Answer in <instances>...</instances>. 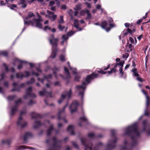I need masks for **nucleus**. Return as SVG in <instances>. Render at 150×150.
<instances>
[{
    "label": "nucleus",
    "mask_w": 150,
    "mask_h": 150,
    "mask_svg": "<svg viewBox=\"0 0 150 150\" xmlns=\"http://www.w3.org/2000/svg\"><path fill=\"white\" fill-rule=\"evenodd\" d=\"M86 84L85 82H83L82 83V85L77 86L76 87V89L79 91V95L81 96L82 97H83V92L86 89Z\"/></svg>",
    "instance_id": "obj_7"
},
{
    "label": "nucleus",
    "mask_w": 150,
    "mask_h": 150,
    "mask_svg": "<svg viewBox=\"0 0 150 150\" xmlns=\"http://www.w3.org/2000/svg\"><path fill=\"white\" fill-rule=\"evenodd\" d=\"M52 77V75L51 74H50L47 76H45L44 77L43 79L42 80H40V79L39 78H38V80L39 81H41L42 83H43L44 81L45 80H47L48 79H50Z\"/></svg>",
    "instance_id": "obj_25"
},
{
    "label": "nucleus",
    "mask_w": 150,
    "mask_h": 150,
    "mask_svg": "<svg viewBox=\"0 0 150 150\" xmlns=\"http://www.w3.org/2000/svg\"><path fill=\"white\" fill-rule=\"evenodd\" d=\"M35 15L33 13L31 12H29L28 13V16L24 18V23L25 24L29 25L31 24L32 26L34 25V23L32 21H26V20H28L30 19L33 17H35Z\"/></svg>",
    "instance_id": "obj_5"
},
{
    "label": "nucleus",
    "mask_w": 150,
    "mask_h": 150,
    "mask_svg": "<svg viewBox=\"0 0 150 150\" xmlns=\"http://www.w3.org/2000/svg\"><path fill=\"white\" fill-rule=\"evenodd\" d=\"M72 144L75 147H76V148L78 147V145L75 142H72Z\"/></svg>",
    "instance_id": "obj_61"
},
{
    "label": "nucleus",
    "mask_w": 150,
    "mask_h": 150,
    "mask_svg": "<svg viewBox=\"0 0 150 150\" xmlns=\"http://www.w3.org/2000/svg\"><path fill=\"white\" fill-rule=\"evenodd\" d=\"M4 85L5 87L8 88V83L7 81L5 82L4 83Z\"/></svg>",
    "instance_id": "obj_55"
},
{
    "label": "nucleus",
    "mask_w": 150,
    "mask_h": 150,
    "mask_svg": "<svg viewBox=\"0 0 150 150\" xmlns=\"http://www.w3.org/2000/svg\"><path fill=\"white\" fill-rule=\"evenodd\" d=\"M47 12L49 15V17L50 19L52 20L53 21H54L56 19L57 16L56 15H54V12H51L48 10L47 11Z\"/></svg>",
    "instance_id": "obj_14"
},
{
    "label": "nucleus",
    "mask_w": 150,
    "mask_h": 150,
    "mask_svg": "<svg viewBox=\"0 0 150 150\" xmlns=\"http://www.w3.org/2000/svg\"><path fill=\"white\" fill-rule=\"evenodd\" d=\"M15 97V96H9L8 97L7 99L8 100H13Z\"/></svg>",
    "instance_id": "obj_39"
},
{
    "label": "nucleus",
    "mask_w": 150,
    "mask_h": 150,
    "mask_svg": "<svg viewBox=\"0 0 150 150\" xmlns=\"http://www.w3.org/2000/svg\"><path fill=\"white\" fill-rule=\"evenodd\" d=\"M132 71L134 75L135 76L137 77L139 76V75L138 74L136 69L134 68L132 70Z\"/></svg>",
    "instance_id": "obj_31"
},
{
    "label": "nucleus",
    "mask_w": 150,
    "mask_h": 150,
    "mask_svg": "<svg viewBox=\"0 0 150 150\" xmlns=\"http://www.w3.org/2000/svg\"><path fill=\"white\" fill-rule=\"evenodd\" d=\"M32 136V134L30 133L27 132L25 133L24 136V139L25 140H26L28 138L31 137Z\"/></svg>",
    "instance_id": "obj_27"
},
{
    "label": "nucleus",
    "mask_w": 150,
    "mask_h": 150,
    "mask_svg": "<svg viewBox=\"0 0 150 150\" xmlns=\"http://www.w3.org/2000/svg\"><path fill=\"white\" fill-rule=\"evenodd\" d=\"M40 117V115L37 113H34L32 115V118H36Z\"/></svg>",
    "instance_id": "obj_33"
},
{
    "label": "nucleus",
    "mask_w": 150,
    "mask_h": 150,
    "mask_svg": "<svg viewBox=\"0 0 150 150\" xmlns=\"http://www.w3.org/2000/svg\"><path fill=\"white\" fill-rule=\"evenodd\" d=\"M107 25L108 23L107 22L104 21L102 22L100 26L102 28L105 30L107 32H108L110 30V28L107 27Z\"/></svg>",
    "instance_id": "obj_12"
},
{
    "label": "nucleus",
    "mask_w": 150,
    "mask_h": 150,
    "mask_svg": "<svg viewBox=\"0 0 150 150\" xmlns=\"http://www.w3.org/2000/svg\"><path fill=\"white\" fill-rule=\"evenodd\" d=\"M142 91L144 93V94L145 95V96L146 97V106H148L149 105V103L150 101V98L149 97L147 96V93L144 90L142 89Z\"/></svg>",
    "instance_id": "obj_15"
},
{
    "label": "nucleus",
    "mask_w": 150,
    "mask_h": 150,
    "mask_svg": "<svg viewBox=\"0 0 150 150\" xmlns=\"http://www.w3.org/2000/svg\"><path fill=\"white\" fill-rule=\"evenodd\" d=\"M13 86L15 88H14L12 90V91H19V89H17L16 88L18 87V84L16 83H14L13 84Z\"/></svg>",
    "instance_id": "obj_29"
},
{
    "label": "nucleus",
    "mask_w": 150,
    "mask_h": 150,
    "mask_svg": "<svg viewBox=\"0 0 150 150\" xmlns=\"http://www.w3.org/2000/svg\"><path fill=\"white\" fill-rule=\"evenodd\" d=\"M63 16H60V19L58 21V22L59 23V24H62L64 23V21L63 19Z\"/></svg>",
    "instance_id": "obj_35"
},
{
    "label": "nucleus",
    "mask_w": 150,
    "mask_h": 150,
    "mask_svg": "<svg viewBox=\"0 0 150 150\" xmlns=\"http://www.w3.org/2000/svg\"><path fill=\"white\" fill-rule=\"evenodd\" d=\"M98 72H99L100 73L102 74H105L106 73V72L104 71L103 70L98 71Z\"/></svg>",
    "instance_id": "obj_60"
},
{
    "label": "nucleus",
    "mask_w": 150,
    "mask_h": 150,
    "mask_svg": "<svg viewBox=\"0 0 150 150\" xmlns=\"http://www.w3.org/2000/svg\"><path fill=\"white\" fill-rule=\"evenodd\" d=\"M0 55H1L5 57H6L8 55L7 52L5 51L0 52Z\"/></svg>",
    "instance_id": "obj_34"
},
{
    "label": "nucleus",
    "mask_w": 150,
    "mask_h": 150,
    "mask_svg": "<svg viewBox=\"0 0 150 150\" xmlns=\"http://www.w3.org/2000/svg\"><path fill=\"white\" fill-rule=\"evenodd\" d=\"M53 129V126L52 125H51L50 127L47 131V135H49L50 134L52 131Z\"/></svg>",
    "instance_id": "obj_30"
},
{
    "label": "nucleus",
    "mask_w": 150,
    "mask_h": 150,
    "mask_svg": "<svg viewBox=\"0 0 150 150\" xmlns=\"http://www.w3.org/2000/svg\"><path fill=\"white\" fill-rule=\"evenodd\" d=\"M88 136L91 138H92L94 136V134L93 133H91L88 134Z\"/></svg>",
    "instance_id": "obj_51"
},
{
    "label": "nucleus",
    "mask_w": 150,
    "mask_h": 150,
    "mask_svg": "<svg viewBox=\"0 0 150 150\" xmlns=\"http://www.w3.org/2000/svg\"><path fill=\"white\" fill-rule=\"evenodd\" d=\"M60 58L62 62L64 61L65 60V57L63 55H61L60 56Z\"/></svg>",
    "instance_id": "obj_43"
},
{
    "label": "nucleus",
    "mask_w": 150,
    "mask_h": 150,
    "mask_svg": "<svg viewBox=\"0 0 150 150\" xmlns=\"http://www.w3.org/2000/svg\"><path fill=\"white\" fill-rule=\"evenodd\" d=\"M74 33V32L71 31L68 33L67 34V35L68 36H71Z\"/></svg>",
    "instance_id": "obj_46"
},
{
    "label": "nucleus",
    "mask_w": 150,
    "mask_h": 150,
    "mask_svg": "<svg viewBox=\"0 0 150 150\" xmlns=\"http://www.w3.org/2000/svg\"><path fill=\"white\" fill-rule=\"evenodd\" d=\"M124 134L125 135L130 136L132 135L131 137L132 140L135 139L139 135V133L137 130V125L136 124L127 127L125 130Z\"/></svg>",
    "instance_id": "obj_1"
},
{
    "label": "nucleus",
    "mask_w": 150,
    "mask_h": 150,
    "mask_svg": "<svg viewBox=\"0 0 150 150\" xmlns=\"http://www.w3.org/2000/svg\"><path fill=\"white\" fill-rule=\"evenodd\" d=\"M98 76V74L93 73L91 75L88 76L86 78L85 81L88 83H90V80L91 79L97 77Z\"/></svg>",
    "instance_id": "obj_11"
},
{
    "label": "nucleus",
    "mask_w": 150,
    "mask_h": 150,
    "mask_svg": "<svg viewBox=\"0 0 150 150\" xmlns=\"http://www.w3.org/2000/svg\"><path fill=\"white\" fill-rule=\"evenodd\" d=\"M128 54L126 53L123 55V58H127L128 57Z\"/></svg>",
    "instance_id": "obj_54"
},
{
    "label": "nucleus",
    "mask_w": 150,
    "mask_h": 150,
    "mask_svg": "<svg viewBox=\"0 0 150 150\" xmlns=\"http://www.w3.org/2000/svg\"><path fill=\"white\" fill-rule=\"evenodd\" d=\"M142 91L144 93V94L145 95V96L146 97V106H148L149 105V103L150 101V98L149 97L147 96V93L144 90L142 89Z\"/></svg>",
    "instance_id": "obj_16"
},
{
    "label": "nucleus",
    "mask_w": 150,
    "mask_h": 150,
    "mask_svg": "<svg viewBox=\"0 0 150 150\" xmlns=\"http://www.w3.org/2000/svg\"><path fill=\"white\" fill-rule=\"evenodd\" d=\"M55 4V2L54 1H51L50 3L49 6H52Z\"/></svg>",
    "instance_id": "obj_48"
},
{
    "label": "nucleus",
    "mask_w": 150,
    "mask_h": 150,
    "mask_svg": "<svg viewBox=\"0 0 150 150\" xmlns=\"http://www.w3.org/2000/svg\"><path fill=\"white\" fill-rule=\"evenodd\" d=\"M32 88L31 87H30L28 88L26 91V94L24 96V98L25 99L27 98L29 96L33 98H35L36 97L35 94L32 92Z\"/></svg>",
    "instance_id": "obj_8"
},
{
    "label": "nucleus",
    "mask_w": 150,
    "mask_h": 150,
    "mask_svg": "<svg viewBox=\"0 0 150 150\" xmlns=\"http://www.w3.org/2000/svg\"><path fill=\"white\" fill-rule=\"evenodd\" d=\"M26 112V111L25 110L21 111L20 116L18 118L17 121V125L22 128L25 126L27 124V123L22 119L21 117L22 115L23 114L25 113Z\"/></svg>",
    "instance_id": "obj_3"
},
{
    "label": "nucleus",
    "mask_w": 150,
    "mask_h": 150,
    "mask_svg": "<svg viewBox=\"0 0 150 150\" xmlns=\"http://www.w3.org/2000/svg\"><path fill=\"white\" fill-rule=\"evenodd\" d=\"M51 29L48 26H45L44 28V30H50Z\"/></svg>",
    "instance_id": "obj_58"
},
{
    "label": "nucleus",
    "mask_w": 150,
    "mask_h": 150,
    "mask_svg": "<svg viewBox=\"0 0 150 150\" xmlns=\"http://www.w3.org/2000/svg\"><path fill=\"white\" fill-rule=\"evenodd\" d=\"M101 144H102L101 143H99L98 145H96L95 147L93 148L94 149L93 150H98V149L100 147V145Z\"/></svg>",
    "instance_id": "obj_42"
},
{
    "label": "nucleus",
    "mask_w": 150,
    "mask_h": 150,
    "mask_svg": "<svg viewBox=\"0 0 150 150\" xmlns=\"http://www.w3.org/2000/svg\"><path fill=\"white\" fill-rule=\"evenodd\" d=\"M52 52L50 56V57L52 58H54L56 55V52L57 51V49L56 48H52Z\"/></svg>",
    "instance_id": "obj_23"
},
{
    "label": "nucleus",
    "mask_w": 150,
    "mask_h": 150,
    "mask_svg": "<svg viewBox=\"0 0 150 150\" xmlns=\"http://www.w3.org/2000/svg\"><path fill=\"white\" fill-rule=\"evenodd\" d=\"M120 73L121 74V76L122 77L124 74V72L122 71V69L121 67L119 69Z\"/></svg>",
    "instance_id": "obj_45"
},
{
    "label": "nucleus",
    "mask_w": 150,
    "mask_h": 150,
    "mask_svg": "<svg viewBox=\"0 0 150 150\" xmlns=\"http://www.w3.org/2000/svg\"><path fill=\"white\" fill-rule=\"evenodd\" d=\"M85 12L87 15V17L86 19H91L92 16L90 11L88 10H86L85 11Z\"/></svg>",
    "instance_id": "obj_26"
},
{
    "label": "nucleus",
    "mask_w": 150,
    "mask_h": 150,
    "mask_svg": "<svg viewBox=\"0 0 150 150\" xmlns=\"http://www.w3.org/2000/svg\"><path fill=\"white\" fill-rule=\"evenodd\" d=\"M81 141L82 144L85 146V150H91V148L90 145L91 144H87V142L86 139L84 138H83L81 139Z\"/></svg>",
    "instance_id": "obj_9"
},
{
    "label": "nucleus",
    "mask_w": 150,
    "mask_h": 150,
    "mask_svg": "<svg viewBox=\"0 0 150 150\" xmlns=\"http://www.w3.org/2000/svg\"><path fill=\"white\" fill-rule=\"evenodd\" d=\"M20 62L21 63V64L19 65L18 66V69H20L22 68V64L24 62V61H20Z\"/></svg>",
    "instance_id": "obj_40"
},
{
    "label": "nucleus",
    "mask_w": 150,
    "mask_h": 150,
    "mask_svg": "<svg viewBox=\"0 0 150 150\" xmlns=\"http://www.w3.org/2000/svg\"><path fill=\"white\" fill-rule=\"evenodd\" d=\"M82 120H83L84 121H86L87 120V119L85 117H81L80 118Z\"/></svg>",
    "instance_id": "obj_62"
},
{
    "label": "nucleus",
    "mask_w": 150,
    "mask_h": 150,
    "mask_svg": "<svg viewBox=\"0 0 150 150\" xmlns=\"http://www.w3.org/2000/svg\"><path fill=\"white\" fill-rule=\"evenodd\" d=\"M78 105V103L76 101H74L72 103L70 106V110L71 113H73L74 112L76 111L77 107Z\"/></svg>",
    "instance_id": "obj_10"
},
{
    "label": "nucleus",
    "mask_w": 150,
    "mask_h": 150,
    "mask_svg": "<svg viewBox=\"0 0 150 150\" xmlns=\"http://www.w3.org/2000/svg\"><path fill=\"white\" fill-rule=\"evenodd\" d=\"M35 103V102L32 100H30L29 103H28V105H32L33 104Z\"/></svg>",
    "instance_id": "obj_57"
},
{
    "label": "nucleus",
    "mask_w": 150,
    "mask_h": 150,
    "mask_svg": "<svg viewBox=\"0 0 150 150\" xmlns=\"http://www.w3.org/2000/svg\"><path fill=\"white\" fill-rule=\"evenodd\" d=\"M60 141L57 139L55 137H53L51 140H47L46 142L47 143L53 142V145L50 149H49L48 150H60L61 148V146L59 144Z\"/></svg>",
    "instance_id": "obj_2"
},
{
    "label": "nucleus",
    "mask_w": 150,
    "mask_h": 150,
    "mask_svg": "<svg viewBox=\"0 0 150 150\" xmlns=\"http://www.w3.org/2000/svg\"><path fill=\"white\" fill-rule=\"evenodd\" d=\"M25 2V0H20V2L18 4L19 5L20 4L23 5V6L21 7L23 8H25L26 6Z\"/></svg>",
    "instance_id": "obj_28"
},
{
    "label": "nucleus",
    "mask_w": 150,
    "mask_h": 150,
    "mask_svg": "<svg viewBox=\"0 0 150 150\" xmlns=\"http://www.w3.org/2000/svg\"><path fill=\"white\" fill-rule=\"evenodd\" d=\"M84 4L86 5V6L88 8H91V4H90L88 3V2H85L84 3Z\"/></svg>",
    "instance_id": "obj_50"
},
{
    "label": "nucleus",
    "mask_w": 150,
    "mask_h": 150,
    "mask_svg": "<svg viewBox=\"0 0 150 150\" xmlns=\"http://www.w3.org/2000/svg\"><path fill=\"white\" fill-rule=\"evenodd\" d=\"M143 125L144 126V128H145V127H146V124H147V121L146 120H144L143 121ZM144 131H145V128L144 129Z\"/></svg>",
    "instance_id": "obj_52"
},
{
    "label": "nucleus",
    "mask_w": 150,
    "mask_h": 150,
    "mask_svg": "<svg viewBox=\"0 0 150 150\" xmlns=\"http://www.w3.org/2000/svg\"><path fill=\"white\" fill-rule=\"evenodd\" d=\"M74 127L73 126H69L67 128V131L69 132L71 135L74 134Z\"/></svg>",
    "instance_id": "obj_22"
},
{
    "label": "nucleus",
    "mask_w": 150,
    "mask_h": 150,
    "mask_svg": "<svg viewBox=\"0 0 150 150\" xmlns=\"http://www.w3.org/2000/svg\"><path fill=\"white\" fill-rule=\"evenodd\" d=\"M81 4H78L76 6L75 10H79L81 9Z\"/></svg>",
    "instance_id": "obj_37"
},
{
    "label": "nucleus",
    "mask_w": 150,
    "mask_h": 150,
    "mask_svg": "<svg viewBox=\"0 0 150 150\" xmlns=\"http://www.w3.org/2000/svg\"><path fill=\"white\" fill-rule=\"evenodd\" d=\"M71 95V90L70 89L69 91H65L62 94L61 98L58 101L59 104L61 103L65 98L69 99Z\"/></svg>",
    "instance_id": "obj_4"
},
{
    "label": "nucleus",
    "mask_w": 150,
    "mask_h": 150,
    "mask_svg": "<svg viewBox=\"0 0 150 150\" xmlns=\"http://www.w3.org/2000/svg\"><path fill=\"white\" fill-rule=\"evenodd\" d=\"M58 28L60 30H62L65 28L64 26H62L60 24H59L58 26Z\"/></svg>",
    "instance_id": "obj_38"
},
{
    "label": "nucleus",
    "mask_w": 150,
    "mask_h": 150,
    "mask_svg": "<svg viewBox=\"0 0 150 150\" xmlns=\"http://www.w3.org/2000/svg\"><path fill=\"white\" fill-rule=\"evenodd\" d=\"M65 74V78L68 79L70 77V74L67 68L66 67L64 68Z\"/></svg>",
    "instance_id": "obj_24"
},
{
    "label": "nucleus",
    "mask_w": 150,
    "mask_h": 150,
    "mask_svg": "<svg viewBox=\"0 0 150 150\" xmlns=\"http://www.w3.org/2000/svg\"><path fill=\"white\" fill-rule=\"evenodd\" d=\"M21 102V99H18V100L15 102V104L16 105H17L19 103Z\"/></svg>",
    "instance_id": "obj_53"
},
{
    "label": "nucleus",
    "mask_w": 150,
    "mask_h": 150,
    "mask_svg": "<svg viewBox=\"0 0 150 150\" xmlns=\"http://www.w3.org/2000/svg\"><path fill=\"white\" fill-rule=\"evenodd\" d=\"M117 64L120 66H121L122 67H123L124 62H119V63H118Z\"/></svg>",
    "instance_id": "obj_63"
},
{
    "label": "nucleus",
    "mask_w": 150,
    "mask_h": 150,
    "mask_svg": "<svg viewBox=\"0 0 150 150\" xmlns=\"http://www.w3.org/2000/svg\"><path fill=\"white\" fill-rule=\"evenodd\" d=\"M67 106V104H66L61 110H59L58 112V118L59 119H61V115L64 112L65 108Z\"/></svg>",
    "instance_id": "obj_20"
},
{
    "label": "nucleus",
    "mask_w": 150,
    "mask_h": 150,
    "mask_svg": "<svg viewBox=\"0 0 150 150\" xmlns=\"http://www.w3.org/2000/svg\"><path fill=\"white\" fill-rule=\"evenodd\" d=\"M17 6L16 5L13 4L11 5L10 7V9H13V8H16Z\"/></svg>",
    "instance_id": "obj_47"
},
{
    "label": "nucleus",
    "mask_w": 150,
    "mask_h": 150,
    "mask_svg": "<svg viewBox=\"0 0 150 150\" xmlns=\"http://www.w3.org/2000/svg\"><path fill=\"white\" fill-rule=\"evenodd\" d=\"M42 124L38 120H35L33 125L34 128H36L42 125Z\"/></svg>",
    "instance_id": "obj_19"
},
{
    "label": "nucleus",
    "mask_w": 150,
    "mask_h": 150,
    "mask_svg": "<svg viewBox=\"0 0 150 150\" xmlns=\"http://www.w3.org/2000/svg\"><path fill=\"white\" fill-rule=\"evenodd\" d=\"M137 79L138 81L140 82H142L144 80L142 79L141 77H139V76H137Z\"/></svg>",
    "instance_id": "obj_49"
},
{
    "label": "nucleus",
    "mask_w": 150,
    "mask_h": 150,
    "mask_svg": "<svg viewBox=\"0 0 150 150\" xmlns=\"http://www.w3.org/2000/svg\"><path fill=\"white\" fill-rule=\"evenodd\" d=\"M25 74L24 76L23 74L21 73H18L16 74V76L17 78H22L23 77H27L29 76V73L28 71H25Z\"/></svg>",
    "instance_id": "obj_18"
},
{
    "label": "nucleus",
    "mask_w": 150,
    "mask_h": 150,
    "mask_svg": "<svg viewBox=\"0 0 150 150\" xmlns=\"http://www.w3.org/2000/svg\"><path fill=\"white\" fill-rule=\"evenodd\" d=\"M116 139L115 138L114 141L113 142H112L111 143V144L113 145V146H109V147L110 148H113L115 146V143L116 142Z\"/></svg>",
    "instance_id": "obj_36"
},
{
    "label": "nucleus",
    "mask_w": 150,
    "mask_h": 150,
    "mask_svg": "<svg viewBox=\"0 0 150 150\" xmlns=\"http://www.w3.org/2000/svg\"><path fill=\"white\" fill-rule=\"evenodd\" d=\"M111 71L112 73V72H115L116 71V70L115 68H113L111 69Z\"/></svg>",
    "instance_id": "obj_64"
},
{
    "label": "nucleus",
    "mask_w": 150,
    "mask_h": 150,
    "mask_svg": "<svg viewBox=\"0 0 150 150\" xmlns=\"http://www.w3.org/2000/svg\"><path fill=\"white\" fill-rule=\"evenodd\" d=\"M27 148L26 146H22L19 147V149H26Z\"/></svg>",
    "instance_id": "obj_56"
},
{
    "label": "nucleus",
    "mask_w": 150,
    "mask_h": 150,
    "mask_svg": "<svg viewBox=\"0 0 150 150\" xmlns=\"http://www.w3.org/2000/svg\"><path fill=\"white\" fill-rule=\"evenodd\" d=\"M33 21L35 22L36 23V26L37 27L39 28H42V24L40 23V22L42 21L41 18L38 19H34Z\"/></svg>",
    "instance_id": "obj_17"
},
{
    "label": "nucleus",
    "mask_w": 150,
    "mask_h": 150,
    "mask_svg": "<svg viewBox=\"0 0 150 150\" xmlns=\"http://www.w3.org/2000/svg\"><path fill=\"white\" fill-rule=\"evenodd\" d=\"M96 7L97 9H99L101 8V6L100 4H98L96 6Z\"/></svg>",
    "instance_id": "obj_59"
},
{
    "label": "nucleus",
    "mask_w": 150,
    "mask_h": 150,
    "mask_svg": "<svg viewBox=\"0 0 150 150\" xmlns=\"http://www.w3.org/2000/svg\"><path fill=\"white\" fill-rule=\"evenodd\" d=\"M17 107L16 105L11 109V115H13L14 113L16 111Z\"/></svg>",
    "instance_id": "obj_32"
},
{
    "label": "nucleus",
    "mask_w": 150,
    "mask_h": 150,
    "mask_svg": "<svg viewBox=\"0 0 150 150\" xmlns=\"http://www.w3.org/2000/svg\"><path fill=\"white\" fill-rule=\"evenodd\" d=\"M68 36L67 35H62V40H67L68 38Z\"/></svg>",
    "instance_id": "obj_41"
},
{
    "label": "nucleus",
    "mask_w": 150,
    "mask_h": 150,
    "mask_svg": "<svg viewBox=\"0 0 150 150\" xmlns=\"http://www.w3.org/2000/svg\"><path fill=\"white\" fill-rule=\"evenodd\" d=\"M51 92H47L45 89H43V91H40L39 92V95L41 96L46 95L52 97V96L51 95Z\"/></svg>",
    "instance_id": "obj_13"
},
{
    "label": "nucleus",
    "mask_w": 150,
    "mask_h": 150,
    "mask_svg": "<svg viewBox=\"0 0 150 150\" xmlns=\"http://www.w3.org/2000/svg\"><path fill=\"white\" fill-rule=\"evenodd\" d=\"M73 25L77 29H78L79 31L81 30V29L79 28V21L77 19L74 20Z\"/></svg>",
    "instance_id": "obj_21"
},
{
    "label": "nucleus",
    "mask_w": 150,
    "mask_h": 150,
    "mask_svg": "<svg viewBox=\"0 0 150 150\" xmlns=\"http://www.w3.org/2000/svg\"><path fill=\"white\" fill-rule=\"evenodd\" d=\"M49 40L50 44L52 46V48H54V47L57 46L59 39L58 38H54V35H52L50 36Z\"/></svg>",
    "instance_id": "obj_6"
},
{
    "label": "nucleus",
    "mask_w": 150,
    "mask_h": 150,
    "mask_svg": "<svg viewBox=\"0 0 150 150\" xmlns=\"http://www.w3.org/2000/svg\"><path fill=\"white\" fill-rule=\"evenodd\" d=\"M35 81V79L34 78H32L30 81H28L27 82V83H32L34 82Z\"/></svg>",
    "instance_id": "obj_44"
}]
</instances>
